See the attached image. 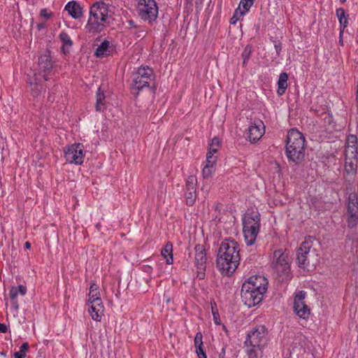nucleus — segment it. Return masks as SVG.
I'll return each mask as SVG.
<instances>
[{"label": "nucleus", "mask_w": 358, "mask_h": 358, "mask_svg": "<svg viewBox=\"0 0 358 358\" xmlns=\"http://www.w3.org/2000/svg\"><path fill=\"white\" fill-rule=\"evenodd\" d=\"M88 297V305L90 303H99V305L102 303L99 290L94 291V292H89Z\"/></svg>", "instance_id": "7c9ffc66"}, {"label": "nucleus", "mask_w": 358, "mask_h": 358, "mask_svg": "<svg viewBox=\"0 0 358 358\" xmlns=\"http://www.w3.org/2000/svg\"><path fill=\"white\" fill-rule=\"evenodd\" d=\"M151 270H152V268H151L150 266H146L145 267V269H144V271H145V272H150V271H151Z\"/></svg>", "instance_id": "13d9d810"}, {"label": "nucleus", "mask_w": 358, "mask_h": 358, "mask_svg": "<svg viewBox=\"0 0 358 358\" xmlns=\"http://www.w3.org/2000/svg\"><path fill=\"white\" fill-rule=\"evenodd\" d=\"M27 84L30 88V94L34 99H39L45 92V88L36 73L28 75Z\"/></svg>", "instance_id": "4468645a"}, {"label": "nucleus", "mask_w": 358, "mask_h": 358, "mask_svg": "<svg viewBox=\"0 0 358 358\" xmlns=\"http://www.w3.org/2000/svg\"><path fill=\"white\" fill-rule=\"evenodd\" d=\"M266 329L259 326L251 330L247 336L245 343L248 348V358H258L267 344Z\"/></svg>", "instance_id": "39448f33"}, {"label": "nucleus", "mask_w": 358, "mask_h": 358, "mask_svg": "<svg viewBox=\"0 0 358 358\" xmlns=\"http://www.w3.org/2000/svg\"><path fill=\"white\" fill-rule=\"evenodd\" d=\"M108 18V5L104 1H96L90 10V17L85 25L87 32L96 34L106 27L105 23Z\"/></svg>", "instance_id": "20e7f679"}, {"label": "nucleus", "mask_w": 358, "mask_h": 358, "mask_svg": "<svg viewBox=\"0 0 358 358\" xmlns=\"http://www.w3.org/2000/svg\"><path fill=\"white\" fill-rule=\"evenodd\" d=\"M313 239L312 236L306 237L297 249L296 259L300 268H305L309 265L308 256L309 255L310 248L313 247Z\"/></svg>", "instance_id": "f8f14e48"}, {"label": "nucleus", "mask_w": 358, "mask_h": 358, "mask_svg": "<svg viewBox=\"0 0 358 358\" xmlns=\"http://www.w3.org/2000/svg\"><path fill=\"white\" fill-rule=\"evenodd\" d=\"M265 129L264 123L259 121L258 124L254 123L249 127L246 134L247 138H248L252 143H255L262 138Z\"/></svg>", "instance_id": "dca6fc26"}, {"label": "nucleus", "mask_w": 358, "mask_h": 358, "mask_svg": "<svg viewBox=\"0 0 358 358\" xmlns=\"http://www.w3.org/2000/svg\"><path fill=\"white\" fill-rule=\"evenodd\" d=\"M242 16L243 15H241V8H237L234 11L233 16L230 19V23L231 24H235L237 22V21L239 20L240 17Z\"/></svg>", "instance_id": "c9c22d12"}, {"label": "nucleus", "mask_w": 358, "mask_h": 358, "mask_svg": "<svg viewBox=\"0 0 358 358\" xmlns=\"http://www.w3.org/2000/svg\"><path fill=\"white\" fill-rule=\"evenodd\" d=\"M253 52V48L251 45H247L241 53V59H243L242 66L245 68L248 61Z\"/></svg>", "instance_id": "cd10ccee"}, {"label": "nucleus", "mask_w": 358, "mask_h": 358, "mask_svg": "<svg viewBox=\"0 0 358 358\" xmlns=\"http://www.w3.org/2000/svg\"><path fill=\"white\" fill-rule=\"evenodd\" d=\"M153 70L149 66L140 67L133 75L132 87L136 90L137 94L144 87H150L149 82L153 80Z\"/></svg>", "instance_id": "1a4fd4ad"}, {"label": "nucleus", "mask_w": 358, "mask_h": 358, "mask_svg": "<svg viewBox=\"0 0 358 358\" xmlns=\"http://www.w3.org/2000/svg\"><path fill=\"white\" fill-rule=\"evenodd\" d=\"M17 287V290L19 294H20L22 296L25 295V294L27 292L26 287H24L22 285H20L18 287Z\"/></svg>", "instance_id": "79ce46f5"}, {"label": "nucleus", "mask_w": 358, "mask_h": 358, "mask_svg": "<svg viewBox=\"0 0 358 358\" xmlns=\"http://www.w3.org/2000/svg\"><path fill=\"white\" fill-rule=\"evenodd\" d=\"M343 33H344V31H343L342 30H340V31H339V43L342 46L344 45L343 39Z\"/></svg>", "instance_id": "3c124183"}, {"label": "nucleus", "mask_w": 358, "mask_h": 358, "mask_svg": "<svg viewBox=\"0 0 358 358\" xmlns=\"http://www.w3.org/2000/svg\"><path fill=\"white\" fill-rule=\"evenodd\" d=\"M59 38L64 45L71 46L73 45V42L66 32L62 31L59 35Z\"/></svg>", "instance_id": "72a5a7b5"}, {"label": "nucleus", "mask_w": 358, "mask_h": 358, "mask_svg": "<svg viewBox=\"0 0 358 358\" xmlns=\"http://www.w3.org/2000/svg\"><path fill=\"white\" fill-rule=\"evenodd\" d=\"M347 223L350 229H353L358 224V196L355 192L349 194L347 203Z\"/></svg>", "instance_id": "9d476101"}, {"label": "nucleus", "mask_w": 358, "mask_h": 358, "mask_svg": "<svg viewBox=\"0 0 358 358\" xmlns=\"http://www.w3.org/2000/svg\"><path fill=\"white\" fill-rule=\"evenodd\" d=\"M10 299H17V296H18L19 293L17 290V287H13L10 290Z\"/></svg>", "instance_id": "ea45409f"}, {"label": "nucleus", "mask_w": 358, "mask_h": 358, "mask_svg": "<svg viewBox=\"0 0 358 358\" xmlns=\"http://www.w3.org/2000/svg\"><path fill=\"white\" fill-rule=\"evenodd\" d=\"M240 245L234 240L225 238L220 245L216 265L222 274L231 275L238 268L240 261Z\"/></svg>", "instance_id": "f257e3e1"}, {"label": "nucleus", "mask_w": 358, "mask_h": 358, "mask_svg": "<svg viewBox=\"0 0 358 358\" xmlns=\"http://www.w3.org/2000/svg\"><path fill=\"white\" fill-rule=\"evenodd\" d=\"M85 157L84 146L82 143H74L64 150V157L70 164L80 165L83 163Z\"/></svg>", "instance_id": "9b49d317"}, {"label": "nucleus", "mask_w": 358, "mask_h": 358, "mask_svg": "<svg viewBox=\"0 0 358 358\" xmlns=\"http://www.w3.org/2000/svg\"><path fill=\"white\" fill-rule=\"evenodd\" d=\"M8 327L5 324L0 323V333H6Z\"/></svg>", "instance_id": "8fccbe9b"}, {"label": "nucleus", "mask_w": 358, "mask_h": 358, "mask_svg": "<svg viewBox=\"0 0 358 358\" xmlns=\"http://www.w3.org/2000/svg\"><path fill=\"white\" fill-rule=\"evenodd\" d=\"M24 248L26 249H30L31 248V243L29 241L25 242L24 243Z\"/></svg>", "instance_id": "4d7b16f0"}, {"label": "nucleus", "mask_w": 358, "mask_h": 358, "mask_svg": "<svg viewBox=\"0 0 358 358\" xmlns=\"http://www.w3.org/2000/svg\"><path fill=\"white\" fill-rule=\"evenodd\" d=\"M255 0H241L238 7L241 8V15L243 16L246 14L252 6Z\"/></svg>", "instance_id": "c756f323"}, {"label": "nucleus", "mask_w": 358, "mask_h": 358, "mask_svg": "<svg viewBox=\"0 0 358 358\" xmlns=\"http://www.w3.org/2000/svg\"><path fill=\"white\" fill-rule=\"evenodd\" d=\"M196 353L197 356L199 357L200 355H203L206 352H205L203 347H199V348H196Z\"/></svg>", "instance_id": "49530a36"}, {"label": "nucleus", "mask_w": 358, "mask_h": 358, "mask_svg": "<svg viewBox=\"0 0 358 358\" xmlns=\"http://www.w3.org/2000/svg\"><path fill=\"white\" fill-rule=\"evenodd\" d=\"M212 312H213L215 323L219 324V322H217V317H219V314L217 312V310L216 311L214 310L213 307H212Z\"/></svg>", "instance_id": "09e8293b"}, {"label": "nucleus", "mask_w": 358, "mask_h": 358, "mask_svg": "<svg viewBox=\"0 0 358 358\" xmlns=\"http://www.w3.org/2000/svg\"><path fill=\"white\" fill-rule=\"evenodd\" d=\"M357 138L355 135H350L347 138L346 141V146L345 149V152H347L348 150L350 148H352L354 150L353 152L358 153V148L357 145Z\"/></svg>", "instance_id": "c85d7f7f"}, {"label": "nucleus", "mask_w": 358, "mask_h": 358, "mask_svg": "<svg viewBox=\"0 0 358 358\" xmlns=\"http://www.w3.org/2000/svg\"><path fill=\"white\" fill-rule=\"evenodd\" d=\"M197 179L194 176H189L186 180L185 192H196Z\"/></svg>", "instance_id": "a878e982"}, {"label": "nucleus", "mask_w": 358, "mask_h": 358, "mask_svg": "<svg viewBox=\"0 0 358 358\" xmlns=\"http://www.w3.org/2000/svg\"><path fill=\"white\" fill-rule=\"evenodd\" d=\"M220 146V141L217 137H214L210 143L209 150L216 153Z\"/></svg>", "instance_id": "f704fd0d"}, {"label": "nucleus", "mask_w": 358, "mask_h": 358, "mask_svg": "<svg viewBox=\"0 0 358 358\" xmlns=\"http://www.w3.org/2000/svg\"><path fill=\"white\" fill-rule=\"evenodd\" d=\"M347 0H340L341 3H345Z\"/></svg>", "instance_id": "052dcab7"}, {"label": "nucleus", "mask_w": 358, "mask_h": 358, "mask_svg": "<svg viewBox=\"0 0 358 358\" xmlns=\"http://www.w3.org/2000/svg\"><path fill=\"white\" fill-rule=\"evenodd\" d=\"M136 10L138 17L149 24L155 22L158 16V6L155 0H138Z\"/></svg>", "instance_id": "0eeeda50"}, {"label": "nucleus", "mask_w": 358, "mask_h": 358, "mask_svg": "<svg viewBox=\"0 0 358 358\" xmlns=\"http://www.w3.org/2000/svg\"><path fill=\"white\" fill-rule=\"evenodd\" d=\"M40 15L42 17H44L45 19L48 20L52 15V13L51 12H48V9L43 8L41 10Z\"/></svg>", "instance_id": "58836bf2"}, {"label": "nucleus", "mask_w": 358, "mask_h": 358, "mask_svg": "<svg viewBox=\"0 0 358 358\" xmlns=\"http://www.w3.org/2000/svg\"><path fill=\"white\" fill-rule=\"evenodd\" d=\"M106 94L104 91L99 87L96 94V111L101 112L106 109Z\"/></svg>", "instance_id": "aec40b11"}, {"label": "nucleus", "mask_w": 358, "mask_h": 358, "mask_svg": "<svg viewBox=\"0 0 358 358\" xmlns=\"http://www.w3.org/2000/svg\"><path fill=\"white\" fill-rule=\"evenodd\" d=\"M109 42L108 41H103L96 49L94 55L97 57H102L109 55L108 53Z\"/></svg>", "instance_id": "bb28decb"}, {"label": "nucleus", "mask_w": 358, "mask_h": 358, "mask_svg": "<svg viewBox=\"0 0 358 358\" xmlns=\"http://www.w3.org/2000/svg\"><path fill=\"white\" fill-rule=\"evenodd\" d=\"M29 348L28 343H24L18 352L14 353L15 358H24L26 357V351Z\"/></svg>", "instance_id": "473e14b6"}, {"label": "nucleus", "mask_w": 358, "mask_h": 358, "mask_svg": "<svg viewBox=\"0 0 358 358\" xmlns=\"http://www.w3.org/2000/svg\"><path fill=\"white\" fill-rule=\"evenodd\" d=\"M11 300V303H12V306L13 308L15 310H17L19 309V303H18V301L17 300V299H10Z\"/></svg>", "instance_id": "a18cd8bd"}, {"label": "nucleus", "mask_w": 358, "mask_h": 358, "mask_svg": "<svg viewBox=\"0 0 358 358\" xmlns=\"http://www.w3.org/2000/svg\"><path fill=\"white\" fill-rule=\"evenodd\" d=\"M268 280L262 275H253L241 287V299L249 308L259 304L268 289Z\"/></svg>", "instance_id": "f03ea898"}, {"label": "nucleus", "mask_w": 358, "mask_h": 358, "mask_svg": "<svg viewBox=\"0 0 358 358\" xmlns=\"http://www.w3.org/2000/svg\"><path fill=\"white\" fill-rule=\"evenodd\" d=\"M226 352V348L225 347L222 348L221 350V352L219 354V358L224 357Z\"/></svg>", "instance_id": "864d4df0"}, {"label": "nucleus", "mask_w": 358, "mask_h": 358, "mask_svg": "<svg viewBox=\"0 0 358 358\" xmlns=\"http://www.w3.org/2000/svg\"><path fill=\"white\" fill-rule=\"evenodd\" d=\"M46 27L45 23H38L37 24V29L38 30H41V29H43Z\"/></svg>", "instance_id": "6e6d98bb"}, {"label": "nucleus", "mask_w": 358, "mask_h": 358, "mask_svg": "<svg viewBox=\"0 0 358 358\" xmlns=\"http://www.w3.org/2000/svg\"><path fill=\"white\" fill-rule=\"evenodd\" d=\"M199 358H207V355L206 353H204L203 355H200L198 357Z\"/></svg>", "instance_id": "bf43d9fd"}, {"label": "nucleus", "mask_w": 358, "mask_h": 358, "mask_svg": "<svg viewBox=\"0 0 358 358\" xmlns=\"http://www.w3.org/2000/svg\"><path fill=\"white\" fill-rule=\"evenodd\" d=\"M215 154V153H214L213 152H211V150H208V152L206 154V158H208V159L217 158L216 156H214Z\"/></svg>", "instance_id": "603ef678"}, {"label": "nucleus", "mask_w": 358, "mask_h": 358, "mask_svg": "<svg viewBox=\"0 0 358 358\" xmlns=\"http://www.w3.org/2000/svg\"><path fill=\"white\" fill-rule=\"evenodd\" d=\"M306 140L303 135L296 129H291L287 136L285 155L289 162L300 164L304 159Z\"/></svg>", "instance_id": "7ed1b4c3"}, {"label": "nucleus", "mask_w": 358, "mask_h": 358, "mask_svg": "<svg viewBox=\"0 0 358 358\" xmlns=\"http://www.w3.org/2000/svg\"><path fill=\"white\" fill-rule=\"evenodd\" d=\"M161 255L166 259L167 264H172L173 263L172 243L169 241L166 243L161 250Z\"/></svg>", "instance_id": "5701e85b"}, {"label": "nucleus", "mask_w": 358, "mask_h": 358, "mask_svg": "<svg viewBox=\"0 0 358 358\" xmlns=\"http://www.w3.org/2000/svg\"><path fill=\"white\" fill-rule=\"evenodd\" d=\"M288 75L285 72H282L278 80V90L277 94L278 96H282L285 93L287 88Z\"/></svg>", "instance_id": "4be33fe9"}, {"label": "nucleus", "mask_w": 358, "mask_h": 358, "mask_svg": "<svg viewBox=\"0 0 358 358\" xmlns=\"http://www.w3.org/2000/svg\"><path fill=\"white\" fill-rule=\"evenodd\" d=\"M352 148L345 152V169L348 173H355L358 167V152H353Z\"/></svg>", "instance_id": "f3484780"}, {"label": "nucleus", "mask_w": 358, "mask_h": 358, "mask_svg": "<svg viewBox=\"0 0 358 358\" xmlns=\"http://www.w3.org/2000/svg\"><path fill=\"white\" fill-rule=\"evenodd\" d=\"M336 16L340 23V30L343 31L348 25V15H345V10L342 8L336 9Z\"/></svg>", "instance_id": "393cba45"}, {"label": "nucleus", "mask_w": 358, "mask_h": 358, "mask_svg": "<svg viewBox=\"0 0 358 358\" xmlns=\"http://www.w3.org/2000/svg\"><path fill=\"white\" fill-rule=\"evenodd\" d=\"M243 233L247 245H252L260 229V214L257 211L245 213L242 217Z\"/></svg>", "instance_id": "423d86ee"}, {"label": "nucleus", "mask_w": 358, "mask_h": 358, "mask_svg": "<svg viewBox=\"0 0 358 358\" xmlns=\"http://www.w3.org/2000/svg\"><path fill=\"white\" fill-rule=\"evenodd\" d=\"M64 10L74 19H78L83 15V8L79 3L75 1L68 2Z\"/></svg>", "instance_id": "6ab92c4d"}, {"label": "nucleus", "mask_w": 358, "mask_h": 358, "mask_svg": "<svg viewBox=\"0 0 358 358\" xmlns=\"http://www.w3.org/2000/svg\"><path fill=\"white\" fill-rule=\"evenodd\" d=\"M194 265L197 269L206 268L207 256L204 245L197 244L194 247Z\"/></svg>", "instance_id": "a211bd4d"}, {"label": "nucleus", "mask_w": 358, "mask_h": 358, "mask_svg": "<svg viewBox=\"0 0 358 358\" xmlns=\"http://www.w3.org/2000/svg\"><path fill=\"white\" fill-rule=\"evenodd\" d=\"M205 271H206V268H203V269H197L196 277L200 280L204 279L205 275H206Z\"/></svg>", "instance_id": "a19ab883"}, {"label": "nucleus", "mask_w": 358, "mask_h": 358, "mask_svg": "<svg viewBox=\"0 0 358 358\" xmlns=\"http://www.w3.org/2000/svg\"><path fill=\"white\" fill-rule=\"evenodd\" d=\"M271 266L280 277L286 278L290 272L288 254L282 249L275 250L273 252Z\"/></svg>", "instance_id": "6e6552de"}, {"label": "nucleus", "mask_w": 358, "mask_h": 358, "mask_svg": "<svg viewBox=\"0 0 358 358\" xmlns=\"http://www.w3.org/2000/svg\"><path fill=\"white\" fill-rule=\"evenodd\" d=\"M271 40L274 44V48H275L277 56H280V52L282 51V43L280 42V41L273 39V38H271Z\"/></svg>", "instance_id": "4c0bfd02"}, {"label": "nucleus", "mask_w": 358, "mask_h": 358, "mask_svg": "<svg viewBox=\"0 0 358 358\" xmlns=\"http://www.w3.org/2000/svg\"><path fill=\"white\" fill-rule=\"evenodd\" d=\"M134 34L137 38H143L145 36V31L143 30L136 31L134 33Z\"/></svg>", "instance_id": "37998d69"}, {"label": "nucleus", "mask_w": 358, "mask_h": 358, "mask_svg": "<svg viewBox=\"0 0 358 358\" xmlns=\"http://www.w3.org/2000/svg\"><path fill=\"white\" fill-rule=\"evenodd\" d=\"M217 158H206V165L202 170L203 178H209L215 171L214 165Z\"/></svg>", "instance_id": "b1692460"}, {"label": "nucleus", "mask_w": 358, "mask_h": 358, "mask_svg": "<svg viewBox=\"0 0 358 358\" xmlns=\"http://www.w3.org/2000/svg\"><path fill=\"white\" fill-rule=\"evenodd\" d=\"M39 74L45 80H48V75L52 71L53 63L49 52L39 57L38 61Z\"/></svg>", "instance_id": "2eb2a0df"}, {"label": "nucleus", "mask_w": 358, "mask_h": 358, "mask_svg": "<svg viewBox=\"0 0 358 358\" xmlns=\"http://www.w3.org/2000/svg\"><path fill=\"white\" fill-rule=\"evenodd\" d=\"M88 312L92 320L100 322L101 320V313L103 310V303H90Z\"/></svg>", "instance_id": "412c9836"}, {"label": "nucleus", "mask_w": 358, "mask_h": 358, "mask_svg": "<svg viewBox=\"0 0 358 358\" xmlns=\"http://www.w3.org/2000/svg\"><path fill=\"white\" fill-rule=\"evenodd\" d=\"M128 24L130 26V27H132V28H136L137 27V25L135 24L134 21L132 20H129L128 21Z\"/></svg>", "instance_id": "5fc2aeb1"}, {"label": "nucleus", "mask_w": 358, "mask_h": 358, "mask_svg": "<svg viewBox=\"0 0 358 358\" xmlns=\"http://www.w3.org/2000/svg\"><path fill=\"white\" fill-rule=\"evenodd\" d=\"M222 358H224V357H222Z\"/></svg>", "instance_id": "680f3d73"}, {"label": "nucleus", "mask_w": 358, "mask_h": 358, "mask_svg": "<svg viewBox=\"0 0 358 358\" xmlns=\"http://www.w3.org/2000/svg\"><path fill=\"white\" fill-rule=\"evenodd\" d=\"M96 290H99L98 285L94 282H92L90 285L89 292H94V291H96Z\"/></svg>", "instance_id": "c03bdc74"}, {"label": "nucleus", "mask_w": 358, "mask_h": 358, "mask_svg": "<svg viewBox=\"0 0 358 358\" xmlns=\"http://www.w3.org/2000/svg\"><path fill=\"white\" fill-rule=\"evenodd\" d=\"M324 120H325V122H328L329 124H331V123L333 122V117H332V115L330 113H329L327 115V117H325Z\"/></svg>", "instance_id": "de8ad7c7"}, {"label": "nucleus", "mask_w": 358, "mask_h": 358, "mask_svg": "<svg viewBox=\"0 0 358 358\" xmlns=\"http://www.w3.org/2000/svg\"><path fill=\"white\" fill-rule=\"evenodd\" d=\"M305 297L306 292L304 291H299L296 294L294 300V312L302 319L308 318L310 314V308L304 301Z\"/></svg>", "instance_id": "ddd939ff"}, {"label": "nucleus", "mask_w": 358, "mask_h": 358, "mask_svg": "<svg viewBox=\"0 0 358 358\" xmlns=\"http://www.w3.org/2000/svg\"><path fill=\"white\" fill-rule=\"evenodd\" d=\"M202 338H203V335H202L201 332H200V331L197 332L196 334V336H195L194 340V346L196 348H199V347H203V344Z\"/></svg>", "instance_id": "e433bc0d"}, {"label": "nucleus", "mask_w": 358, "mask_h": 358, "mask_svg": "<svg viewBox=\"0 0 358 358\" xmlns=\"http://www.w3.org/2000/svg\"><path fill=\"white\" fill-rule=\"evenodd\" d=\"M185 203L188 206H192L194 204L196 199V192H185Z\"/></svg>", "instance_id": "2f4dec72"}]
</instances>
